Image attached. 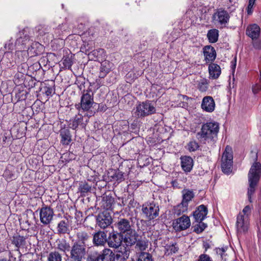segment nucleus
Wrapping results in <instances>:
<instances>
[{"instance_id": "f257e3e1", "label": "nucleus", "mask_w": 261, "mask_h": 261, "mask_svg": "<svg viewBox=\"0 0 261 261\" xmlns=\"http://www.w3.org/2000/svg\"><path fill=\"white\" fill-rule=\"evenodd\" d=\"M219 130V123L209 122L202 125L200 131L198 132V139L207 142L211 145L215 144L217 140L218 133Z\"/></svg>"}, {"instance_id": "f03ea898", "label": "nucleus", "mask_w": 261, "mask_h": 261, "mask_svg": "<svg viewBox=\"0 0 261 261\" xmlns=\"http://www.w3.org/2000/svg\"><path fill=\"white\" fill-rule=\"evenodd\" d=\"M260 177L261 164L255 162L251 166L248 174L249 188L247 195L250 202H252L251 196L255 192V187L257 185Z\"/></svg>"}, {"instance_id": "7ed1b4c3", "label": "nucleus", "mask_w": 261, "mask_h": 261, "mask_svg": "<svg viewBox=\"0 0 261 261\" xmlns=\"http://www.w3.org/2000/svg\"><path fill=\"white\" fill-rule=\"evenodd\" d=\"M96 105H97V103L94 101L93 93H92L91 94H89L86 93L82 94L80 102L75 104V108L79 112L83 111L92 114V109H93Z\"/></svg>"}, {"instance_id": "20e7f679", "label": "nucleus", "mask_w": 261, "mask_h": 261, "mask_svg": "<svg viewBox=\"0 0 261 261\" xmlns=\"http://www.w3.org/2000/svg\"><path fill=\"white\" fill-rule=\"evenodd\" d=\"M233 154L231 147L227 145L223 152L221 158V169L222 172L229 174L232 172L233 165Z\"/></svg>"}, {"instance_id": "39448f33", "label": "nucleus", "mask_w": 261, "mask_h": 261, "mask_svg": "<svg viewBox=\"0 0 261 261\" xmlns=\"http://www.w3.org/2000/svg\"><path fill=\"white\" fill-rule=\"evenodd\" d=\"M156 109L149 100L139 102L136 107V115L139 118L144 117L155 113Z\"/></svg>"}, {"instance_id": "423d86ee", "label": "nucleus", "mask_w": 261, "mask_h": 261, "mask_svg": "<svg viewBox=\"0 0 261 261\" xmlns=\"http://www.w3.org/2000/svg\"><path fill=\"white\" fill-rule=\"evenodd\" d=\"M160 208L158 204L154 202H146L142 206V213L148 221L155 219L159 215Z\"/></svg>"}, {"instance_id": "0eeeda50", "label": "nucleus", "mask_w": 261, "mask_h": 261, "mask_svg": "<svg viewBox=\"0 0 261 261\" xmlns=\"http://www.w3.org/2000/svg\"><path fill=\"white\" fill-rule=\"evenodd\" d=\"M86 254V247L84 245L74 243L70 251L71 261H82Z\"/></svg>"}, {"instance_id": "6e6552de", "label": "nucleus", "mask_w": 261, "mask_h": 261, "mask_svg": "<svg viewBox=\"0 0 261 261\" xmlns=\"http://www.w3.org/2000/svg\"><path fill=\"white\" fill-rule=\"evenodd\" d=\"M54 215L53 209L49 206L45 205L40 209V220L44 225H48L51 222Z\"/></svg>"}, {"instance_id": "1a4fd4ad", "label": "nucleus", "mask_w": 261, "mask_h": 261, "mask_svg": "<svg viewBox=\"0 0 261 261\" xmlns=\"http://www.w3.org/2000/svg\"><path fill=\"white\" fill-rule=\"evenodd\" d=\"M123 241V234L113 231L109 233L108 237L107 244L109 247L117 249L121 246Z\"/></svg>"}, {"instance_id": "9d476101", "label": "nucleus", "mask_w": 261, "mask_h": 261, "mask_svg": "<svg viewBox=\"0 0 261 261\" xmlns=\"http://www.w3.org/2000/svg\"><path fill=\"white\" fill-rule=\"evenodd\" d=\"M191 225V221L189 217L186 215H183L181 217L176 219L173 222V228L176 231H180L188 228Z\"/></svg>"}, {"instance_id": "9b49d317", "label": "nucleus", "mask_w": 261, "mask_h": 261, "mask_svg": "<svg viewBox=\"0 0 261 261\" xmlns=\"http://www.w3.org/2000/svg\"><path fill=\"white\" fill-rule=\"evenodd\" d=\"M249 222L247 216L239 213L237 218L236 228L238 234L246 233L248 229Z\"/></svg>"}, {"instance_id": "f8f14e48", "label": "nucleus", "mask_w": 261, "mask_h": 261, "mask_svg": "<svg viewBox=\"0 0 261 261\" xmlns=\"http://www.w3.org/2000/svg\"><path fill=\"white\" fill-rule=\"evenodd\" d=\"M92 242L95 246H105L108 241L107 232L99 230L92 234Z\"/></svg>"}, {"instance_id": "ddd939ff", "label": "nucleus", "mask_w": 261, "mask_h": 261, "mask_svg": "<svg viewBox=\"0 0 261 261\" xmlns=\"http://www.w3.org/2000/svg\"><path fill=\"white\" fill-rule=\"evenodd\" d=\"M96 220L98 226L105 229L111 224L112 218L108 212L104 211L98 215Z\"/></svg>"}, {"instance_id": "4468645a", "label": "nucleus", "mask_w": 261, "mask_h": 261, "mask_svg": "<svg viewBox=\"0 0 261 261\" xmlns=\"http://www.w3.org/2000/svg\"><path fill=\"white\" fill-rule=\"evenodd\" d=\"M75 242L74 243L84 245L86 247L87 243L90 241L92 238V233L87 230H79L75 234Z\"/></svg>"}, {"instance_id": "2eb2a0df", "label": "nucleus", "mask_w": 261, "mask_h": 261, "mask_svg": "<svg viewBox=\"0 0 261 261\" xmlns=\"http://www.w3.org/2000/svg\"><path fill=\"white\" fill-rule=\"evenodd\" d=\"M229 18L230 16L228 12L222 8L218 9L213 16V19L217 21L221 25L227 24Z\"/></svg>"}, {"instance_id": "dca6fc26", "label": "nucleus", "mask_w": 261, "mask_h": 261, "mask_svg": "<svg viewBox=\"0 0 261 261\" xmlns=\"http://www.w3.org/2000/svg\"><path fill=\"white\" fill-rule=\"evenodd\" d=\"M139 238V234L134 229L125 232L124 236H123V241L125 243L126 246H132L137 242V239Z\"/></svg>"}, {"instance_id": "f3484780", "label": "nucleus", "mask_w": 261, "mask_h": 261, "mask_svg": "<svg viewBox=\"0 0 261 261\" xmlns=\"http://www.w3.org/2000/svg\"><path fill=\"white\" fill-rule=\"evenodd\" d=\"M208 213L207 207L201 204L196 207L193 212V216L195 221H202L206 217Z\"/></svg>"}, {"instance_id": "a211bd4d", "label": "nucleus", "mask_w": 261, "mask_h": 261, "mask_svg": "<svg viewBox=\"0 0 261 261\" xmlns=\"http://www.w3.org/2000/svg\"><path fill=\"white\" fill-rule=\"evenodd\" d=\"M203 53L204 57V60L206 63H212L216 58V51L211 45H206L203 48Z\"/></svg>"}, {"instance_id": "6ab92c4d", "label": "nucleus", "mask_w": 261, "mask_h": 261, "mask_svg": "<svg viewBox=\"0 0 261 261\" xmlns=\"http://www.w3.org/2000/svg\"><path fill=\"white\" fill-rule=\"evenodd\" d=\"M202 109L206 112L211 113L215 110V102L212 96H206L203 98L201 105Z\"/></svg>"}, {"instance_id": "aec40b11", "label": "nucleus", "mask_w": 261, "mask_h": 261, "mask_svg": "<svg viewBox=\"0 0 261 261\" xmlns=\"http://www.w3.org/2000/svg\"><path fill=\"white\" fill-rule=\"evenodd\" d=\"M115 225L121 234L125 233L133 229L130 221L125 218H119Z\"/></svg>"}, {"instance_id": "412c9836", "label": "nucleus", "mask_w": 261, "mask_h": 261, "mask_svg": "<svg viewBox=\"0 0 261 261\" xmlns=\"http://www.w3.org/2000/svg\"><path fill=\"white\" fill-rule=\"evenodd\" d=\"M88 57L90 60L98 62L102 61L106 58V52L102 48L94 49L88 54Z\"/></svg>"}, {"instance_id": "4be33fe9", "label": "nucleus", "mask_w": 261, "mask_h": 261, "mask_svg": "<svg viewBox=\"0 0 261 261\" xmlns=\"http://www.w3.org/2000/svg\"><path fill=\"white\" fill-rule=\"evenodd\" d=\"M18 38L16 39L15 44L16 45L21 46L20 49H24V46L30 41V36L28 33L27 29H24L21 31L19 32L18 34Z\"/></svg>"}, {"instance_id": "5701e85b", "label": "nucleus", "mask_w": 261, "mask_h": 261, "mask_svg": "<svg viewBox=\"0 0 261 261\" xmlns=\"http://www.w3.org/2000/svg\"><path fill=\"white\" fill-rule=\"evenodd\" d=\"M260 29L256 24L249 25L246 30V35L251 38L252 40L257 39L260 35Z\"/></svg>"}, {"instance_id": "b1692460", "label": "nucleus", "mask_w": 261, "mask_h": 261, "mask_svg": "<svg viewBox=\"0 0 261 261\" xmlns=\"http://www.w3.org/2000/svg\"><path fill=\"white\" fill-rule=\"evenodd\" d=\"M181 166L185 172H190L193 167L194 162L193 159L189 156L180 157Z\"/></svg>"}, {"instance_id": "393cba45", "label": "nucleus", "mask_w": 261, "mask_h": 261, "mask_svg": "<svg viewBox=\"0 0 261 261\" xmlns=\"http://www.w3.org/2000/svg\"><path fill=\"white\" fill-rule=\"evenodd\" d=\"M115 253L109 248H105L99 253V261H115Z\"/></svg>"}, {"instance_id": "a878e982", "label": "nucleus", "mask_w": 261, "mask_h": 261, "mask_svg": "<svg viewBox=\"0 0 261 261\" xmlns=\"http://www.w3.org/2000/svg\"><path fill=\"white\" fill-rule=\"evenodd\" d=\"M61 143L63 145H68L72 141L70 130L66 127L62 128L60 130Z\"/></svg>"}, {"instance_id": "bb28decb", "label": "nucleus", "mask_w": 261, "mask_h": 261, "mask_svg": "<svg viewBox=\"0 0 261 261\" xmlns=\"http://www.w3.org/2000/svg\"><path fill=\"white\" fill-rule=\"evenodd\" d=\"M114 198L111 195H104L101 201V207L106 210H112Z\"/></svg>"}, {"instance_id": "cd10ccee", "label": "nucleus", "mask_w": 261, "mask_h": 261, "mask_svg": "<svg viewBox=\"0 0 261 261\" xmlns=\"http://www.w3.org/2000/svg\"><path fill=\"white\" fill-rule=\"evenodd\" d=\"M208 72L211 79H217L221 74V68L218 64L212 63L209 64Z\"/></svg>"}, {"instance_id": "c85d7f7f", "label": "nucleus", "mask_w": 261, "mask_h": 261, "mask_svg": "<svg viewBox=\"0 0 261 261\" xmlns=\"http://www.w3.org/2000/svg\"><path fill=\"white\" fill-rule=\"evenodd\" d=\"M129 250L126 247H121L120 249L117 251L115 258L117 260L126 261L129 257Z\"/></svg>"}, {"instance_id": "c756f323", "label": "nucleus", "mask_w": 261, "mask_h": 261, "mask_svg": "<svg viewBox=\"0 0 261 261\" xmlns=\"http://www.w3.org/2000/svg\"><path fill=\"white\" fill-rule=\"evenodd\" d=\"M111 63L109 61L102 62L100 67L98 77L101 79L105 78L111 71Z\"/></svg>"}, {"instance_id": "7c9ffc66", "label": "nucleus", "mask_w": 261, "mask_h": 261, "mask_svg": "<svg viewBox=\"0 0 261 261\" xmlns=\"http://www.w3.org/2000/svg\"><path fill=\"white\" fill-rule=\"evenodd\" d=\"M83 116L79 113L69 121V125L72 129H76L79 125H82Z\"/></svg>"}, {"instance_id": "2f4dec72", "label": "nucleus", "mask_w": 261, "mask_h": 261, "mask_svg": "<svg viewBox=\"0 0 261 261\" xmlns=\"http://www.w3.org/2000/svg\"><path fill=\"white\" fill-rule=\"evenodd\" d=\"M25 240L26 238L25 237L17 234L13 237L12 243L18 249L21 247L25 246Z\"/></svg>"}, {"instance_id": "473e14b6", "label": "nucleus", "mask_w": 261, "mask_h": 261, "mask_svg": "<svg viewBox=\"0 0 261 261\" xmlns=\"http://www.w3.org/2000/svg\"><path fill=\"white\" fill-rule=\"evenodd\" d=\"M42 48L41 45L38 42H33L30 46L28 47V51L32 56H36L41 54L39 48Z\"/></svg>"}, {"instance_id": "72a5a7b5", "label": "nucleus", "mask_w": 261, "mask_h": 261, "mask_svg": "<svg viewBox=\"0 0 261 261\" xmlns=\"http://www.w3.org/2000/svg\"><path fill=\"white\" fill-rule=\"evenodd\" d=\"M182 202L187 204H189V202L192 200L194 197V194L192 190L189 189H184L182 191Z\"/></svg>"}, {"instance_id": "f704fd0d", "label": "nucleus", "mask_w": 261, "mask_h": 261, "mask_svg": "<svg viewBox=\"0 0 261 261\" xmlns=\"http://www.w3.org/2000/svg\"><path fill=\"white\" fill-rule=\"evenodd\" d=\"M219 37V31L213 29L208 31L207 37L210 43H214L217 42Z\"/></svg>"}, {"instance_id": "c9c22d12", "label": "nucleus", "mask_w": 261, "mask_h": 261, "mask_svg": "<svg viewBox=\"0 0 261 261\" xmlns=\"http://www.w3.org/2000/svg\"><path fill=\"white\" fill-rule=\"evenodd\" d=\"M188 204L181 201L179 204L174 206L173 209L174 214L177 216L180 215L188 211Z\"/></svg>"}, {"instance_id": "e433bc0d", "label": "nucleus", "mask_w": 261, "mask_h": 261, "mask_svg": "<svg viewBox=\"0 0 261 261\" xmlns=\"http://www.w3.org/2000/svg\"><path fill=\"white\" fill-rule=\"evenodd\" d=\"M73 58L72 55L64 56L61 60V62L63 65V68L71 69V66L73 63Z\"/></svg>"}, {"instance_id": "4c0bfd02", "label": "nucleus", "mask_w": 261, "mask_h": 261, "mask_svg": "<svg viewBox=\"0 0 261 261\" xmlns=\"http://www.w3.org/2000/svg\"><path fill=\"white\" fill-rule=\"evenodd\" d=\"M58 232L59 234H65L68 233L69 229L67 222L65 220H61L58 224Z\"/></svg>"}, {"instance_id": "58836bf2", "label": "nucleus", "mask_w": 261, "mask_h": 261, "mask_svg": "<svg viewBox=\"0 0 261 261\" xmlns=\"http://www.w3.org/2000/svg\"><path fill=\"white\" fill-rule=\"evenodd\" d=\"M78 190L79 192L81 193L82 195H84L86 193L90 192L91 190V185H89L85 181H81L79 184Z\"/></svg>"}, {"instance_id": "ea45409f", "label": "nucleus", "mask_w": 261, "mask_h": 261, "mask_svg": "<svg viewBox=\"0 0 261 261\" xmlns=\"http://www.w3.org/2000/svg\"><path fill=\"white\" fill-rule=\"evenodd\" d=\"M197 224L193 225V231L197 234L201 233L207 226V224L202 221H196Z\"/></svg>"}, {"instance_id": "a19ab883", "label": "nucleus", "mask_w": 261, "mask_h": 261, "mask_svg": "<svg viewBox=\"0 0 261 261\" xmlns=\"http://www.w3.org/2000/svg\"><path fill=\"white\" fill-rule=\"evenodd\" d=\"M208 82L205 79H201L198 81L197 88L202 92H205L208 89Z\"/></svg>"}, {"instance_id": "79ce46f5", "label": "nucleus", "mask_w": 261, "mask_h": 261, "mask_svg": "<svg viewBox=\"0 0 261 261\" xmlns=\"http://www.w3.org/2000/svg\"><path fill=\"white\" fill-rule=\"evenodd\" d=\"M136 247L141 251H144L148 247V242L145 239H137V242L136 243Z\"/></svg>"}, {"instance_id": "37998d69", "label": "nucleus", "mask_w": 261, "mask_h": 261, "mask_svg": "<svg viewBox=\"0 0 261 261\" xmlns=\"http://www.w3.org/2000/svg\"><path fill=\"white\" fill-rule=\"evenodd\" d=\"M137 261H153L152 255L148 252H141L139 255Z\"/></svg>"}, {"instance_id": "c03bdc74", "label": "nucleus", "mask_w": 261, "mask_h": 261, "mask_svg": "<svg viewBox=\"0 0 261 261\" xmlns=\"http://www.w3.org/2000/svg\"><path fill=\"white\" fill-rule=\"evenodd\" d=\"M57 248L61 251L65 252L66 250H69L70 245L65 240H62L58 243Z\"/></svg>"}, {"instance_id": "a18cd8bd", "label": "nucleus", "mask_w": 261, "mask_h": 261, "mask_svg": "<svg viewBox=\"0 0 261 261\" xmlns=\"http://www.w3.org/2000/svg\"><path fill=\"white\" fill-rule=\"evenodd\" d=\"M62 258L60 253L58 252H51L49 254L48 261H61Z\"/></svg>"}, {"instance_id": "49530a36", "label": "nucleus", "mask_w": 261, "mask_h": 261, "mask_svg": "<svg viewBox=\"0 0 261 261\" xmlns=\"http://www.w3.org/2000/svg\"><path fill=\"white\" fill-rule=\"evenodd\" d=\"M112 178L114 180L117 181L118 182L123 181L124 179L123 173L119 170L115 171Z\"/></svg>"}, {"instance_id": "de8ad7c7", "label": "nucleus", "mask_w": 261, "mask_h": 261, "mask_svg": "<svg viewBox=\"0 0 261 261\" xmlns=\"http://www.w3.org/2000/svg\"><path fill=\"white\" fill-rule=\"evenodd\" d=\"M86 83V79L82 76H79L76 77L75 81V84H76L80 90H82L85 88V84Z\"/></svg>"}, {"instance_id": "09e8293b", "label": "nucleus", "mask_w": 261, "mask_h": 261, "mask_svg": "<svg viewBox=\"0 0 261 261\" xmlns=\"http://www.w3.org/2000/svg\"><path fill=\"white\" fill-rule=\"evenodd\" d=\"M199 147L198 143L195 140L190 141L187 144V149L190 152L197 150Z\"/></svg>"}, {"instance_id": "8fccbe9b", "label": "nucleus", "mask_w": 261, "mask_h": 261, "mask_svg": "<svg viewBox=\"0 0 261 261\" xmlns=\"http://www.w3.org/2000/svg\"><path fill=\"white\" fill-rule=\"evenodd\" d=\"M86 261H99V252L93 251L89 253L87 256Z\"/></svg>"}, {"instance_id": "3c124183", "label": "nucleus", "mask_w": 261, "mask_h": 261, "mask_svg": "<svg viewBox=\"0 0 261 261\" xmlns=\"http://www.w3.org/2000/svg\"><path fill=\"white\" fill-rule=\"evenodd\" d=\"M4 176L8 180H12L16 178L14 172L9 169L5 170Z\"/></svg>"}, {"instance_id": "603ef678", "label": "nucleus", "mask_w": 261, "mask_h": 261, "mask_svg": "<svg viewBox=\"0 0 261 261\" xmlns=\"http://www.w3.org/2000/svg\"><path fill=\"white\" fill-rule=\"evenodd\" d=\"M24 75L21 73H17L14 76V82L16 85H20L23 81Z\"/></svg>"}, {"instance_id": "864d4df0", "label": "nucleus", "mask_w": 261, "mask_h": 261, "mask_svg": "<svg viewBox=\"0 0 261 261\" xmlns=\"http://www.w3.org/2000/svg\"><path fill=\"white\" fill-rule=\"evenodd\" d=\"M54 86H45L44 87L45 94L47 96H50L53 94L55 93V89Z\"/></svg>"}, {"instance_id": "5fc2aeb1", "label": "nucleus", "mask_w": 261, "mask_h": 261, "mask_svg": "<svg viewBox=\"0 0 261 261\" xmlns=\"http://www.w3.org/2000/svg\"><path fill=\"white\" fill-rule=\"evenodd\" d=\"M227 247H224L222 248H216L215 251L218 255H220L222 259L223 258V256L225 255V252L227 249Z\"/></svg>"}, {"instance_id": "6e6d98bb", "label": "nucleus", "mask_w": 261, "mask_h": 261, "mask_svg": "<svg viewBox=\"0 0 261 261\" xmlns=\"http://www.w3.org/2000/svg\"><path fill=\"white\" fill-rule=\"evenodd\" d=\"M97 105H98V108L97 109H95L93 111L92 114H95L96 112H98V111L105 112L108 109L106 105H105V104L99 103V104H97Z\"/></svg>"}, {"instance_id": "4d7b16f0", "label": "nucleus", "mask_w": 261, "mask_h": 261, "mask_svg": "<svg viewBox=\"0 0 261 261\" xmlns=\"http://www.w3.org/2000/svg\"><path fill=\"white\" fill-rule=\"evenodd\" d=\"M94 44V43L92 41H90L89 42H84V46L85 48H87L86 49V54H87V51H89L90 50L92 49L93 48V46Z\"/></svg>"}, {"instance_id": "13d9d810", "label": "nucleus", "mask_w": 261, "mask_h": 261, "mask_svg": "<svg viewBox=\"0 0 261 261\" xmlns=\"http://www.w3.org/2000/svg\"><path fill=\"white\" fill-rule=\"evenodd\" d=\"M198 261H213L211 258L207 254H202L199 256Z\"/></svg>"}, {"instance_id": "bf43d9fd", "label": "nucleus", "mask_w": 261, "mask_h": 261, "mask_svg": "<svg viewBox=\"0 0 261 261\" xmlns=\"http://www.w3.org/2000/svg\"><path fill=\"white\" fill-rule=\"evenodd\" d=\"M252 41L253 45L255 48L258 49H261V40H259L257 38L252 40Z\"/></svg>"}, {"instance_id": "052dcab7", "label": "nucleus", "mask_w": 261, "mask_h": 261, "mask_svg": "<svg viewBox=\"0 0 261 261\" xmlns=\"http://www.w3.org/2000/svg\"><path fill=\"white\" fill-rule=\"evenodd\" d=\"M137 202L134 199H131L130 200V201H129L128 202V206L130 208V207H135L137 205Z\"/></svg>"}, {"instance_id": "680f3d73", "label": "nucleus", "mask_w": 261, "mask_h": 261, "mask_svg": "<svg viewBox=\"0 0 261 261\" xmlns=\"http://www.w3.org/2000/svg\"><path fill=\"white\" fill-rule=\"evenodd\" d=\"M170 250L171 252L175 253L176 252H177V251L178 250V248L176 246V244H172L170 247Z\"/></svg>"}, {"instance_id": "e2e57ef3", "label": "nucleus", "mask_w": 261, "mask_h": 261, "mask_svg": "<svg viewBox=\"0 0 261 261\" xmlns=\"http://www.w3.org/2000/svg\"><path fill=\"white\" fill-rule=\"evenodd\" d=\"M211 246L210 244L206 241L203 242V248L205 249V252H206L208 249L210 248Z\"/></svg>"}, {"instance_id": "0e129e2a", "label": "nucleus", "mask_w": 261, "mask_h": 261, "mask_svg": "<svg viewBox=\"0 0 261 261\" xmlns=\"http://www.w3.org/2000/svg\"><path fill=\"white\" fill-rule=\"evenodd\" d=\"M253 5H252L251 4H248L247 7V14L248 15H251L252 13V9H253Z\"/></svg>"}, {"instance_id": "69168bd1", "label": "nucleus", "mask_w": 261, "mask_h": 261, "mask_svg": "<svg viewBox=\"0 0 261 261\" xmlns=\"http://www.w3.org/2000/svg\"><path fill=\"white\" fill-rule=\"evenodd\" d=\"M251 210V208L250 206L246 205L243 210V213H244V215H246L248 212H250Z\"/></svg>"}, {"instance_id": "338daca9", "label": "nucleus", "mask_w": 261, "mask_h": 261, "mask_svg": "<svg viewBox=\"0 0 261 261\" xmlns=\"http://www.w3.org/2000/svg\"><path fill=\"white\" fill-rule=\"evenodd\" d=\"M90 92H92V90L90 88H88V89H87L86 90H83V92H82V94H85L86 93H88V94H90Z\"/></svg>"}, {"instance_id": "774afa93", "label": "nucleus", "mask_w": 261, "mask_h": 261, "mask_svg": "<svg viewBox=\"0 0 261 261\" xmlns=\"http://www.w3.org/2000/svg\"><path fill=\"white\" fill-rule=\"evenodd\" d=\"M33 66L35 67V68L36 69H39L40 67V65L39 63H36L33 64Z\"/></svg>"}]
</instances>
